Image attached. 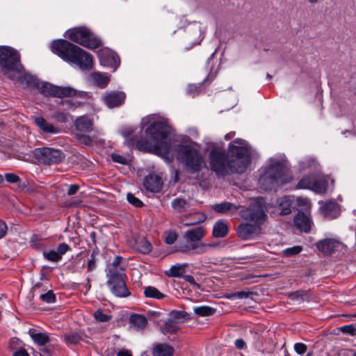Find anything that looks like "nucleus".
Listing matches in <instances>:
<instances>
[{"label": "nucleus", "mask_w": 356, "mask_h": 356, "mask_svg": "<svg viewBox=\"0 0 356 356\" xmlns=\"http://www.w3.org/2000/svg\"><path fill=\"white\" fill-rule=\"evenodd\" d=\"M147 125L145 134L150 138L151 141L143 145V141L140 140L138 146L145 151L168 158L171 155L172 149L168 137L170 127L167 122L159 115L152 114L143 118L141 120L142 128Z\"/></svg>", "instance_id": "nucleus-1"}, {"label": "nucleus", "mask_w": 356, "mask_h": 356, "mask_svg": "<svg viewBox=\"0 0 356 356\" xmlns=\"http://www.w3.org/2000/svg\"><path fill=\"white\" fill-rule=\"evenodd\" d=\"M51 49L64 61L76 65L82 70H90L93 66L92 57L90 54L65 40L52 42Z\"/></svg>", "instance_id": "nucleus-2"}, {"label": "nucleus", "mask_w": 356, "mask_h": 356, "mask_svg": "<svg viewBox=\"0 0 356 356\" xmlns=\"http://www.w3.org/2000/svg\"><path fill=\"white\" fill-rule=\"evenodd\" d=\"M241 217L246 222L240 225L237 228V234L242 239H250L259 235L261 225L267 219L264 206L260 202H255L240 211Z\"/></svg>", "instance_id": "nucleus-3"}, {"label": "nucleus", "mask_w": 356, "mask_h": 356, "mask_svg": "<svg viewBox=\"0 0 356 356\" xmlns=\"http://www.w3.org/2000/svg\"><path fill=\"white\" fill-rule=\"evenodd\" d=\"M205 234L206 232L203 227L188 229L183 235L184 241L180 243L178 250L188 255L207 253L211 248L216 247V244L202 242L201 240Z\"/></svg>", "instance_id": "nucleus-4"}, {"label": "nucleus", "mask_w": 356, "mask_h": 356, "mask_svg": "<svg viewBox=\"0 0 356 356\" xmlns=\"http://www.w3.org/2000/svg\"><path fill=\"white\" fill-rule=\"evenodd\" d=\"M291 180L292 177L284 161L271 160L270 165L260 176L259 181L261 186L267 191Z\"/></svg>", "instance_id": "nucleus-5"}, {"label": "nucleus", "mask_w": 356, "mask_h": 356, "mask_svg": "<svg viewBox=\"0 0 356 356\" xmlns=\"http://www.w3.org/2000/svg\"><path fill=\"white\" fill-rule=\"evenodd\" d=\"M31 90H36L45 96L59 98L74 97L76 95V90L70 86H58L47 82L40 81L37 77L24 71V84Z\"/></svg>", "instance_id": "nucleus-6"}, {"label": "nucleus", "mask_w": 356, "mask_h": 356, "mask_svg": "<svg viewBox=\"0 0 356 356\" xmlns=\"http://www.w3.org/2000/svg\"><path fill=\"white\" fill-rule=\"evenodd\" d=\"M175 151L177 159L184 164L188 172L195 173L205 166L203 156L197 143L190 142L187 144L178 145Z\"/></svg>", "instance_id": "nucleus-7"}, {"label": "nucleus", "mask_w": 356, "mask_h": 356, "mask_svg": "<svg viewBox=\"0 0 356 356\" xmlns=\"http://www.w3.org/2000/svg\"><path fill=\"white\" fill-rule=\"evenodd\" d=\"M230 172L245 171L250 162V149L244 140L237 138L229 145Z\"/></svg>", "instance_id": "nucleus-8"}, {"label": "nucleus", "mask_w": 356, "mask_h": 356, "mask_svg": "<svg viewBox=\"0 0 356 356\" xmlns=\"http://www.w3.org/2000/svg\"><path fill=\"white\" fill-rule=\"evenodd\" d=\"M209 166L218 177H225L230 173L229 154L220 147L213 148L209 154Z\"/></svg>", "instance_id": "nucleus-9"}, {"label": "nucleus", "mask_w": 356, "mask_h": 356, "mask_svg": "<svg viewBox=\"0 0 356 356\" xmlns=\"http://www.w3.org/2000/svg\"><path fill=\"white\" fill-rule=\"evenodd\" d=\"M66 38L87 48L95 49L100 44V40L84 26L75 27L66 31Z\"/></svg>", "instance_id": "nucleus-10"}, {"label": "nucleus", "mask_w": 356, "mask_h": 356, "mask_svg": "<svg viewBox=\"0 0 356 356\" xmlns=\"http://www.w3.org/2000/svg\"><path fill=\"white\" fill-rule=\"evenodd\" d=\"M20 66V54L13 48L2 46L0 47V67L2 72L18 71Z\"/></svg>", "instance_id": "nucleus-11"}, {"label": "nucleus", "mask_w": 356, "mask_h": 356, "mask_svg": "<svg viewBox=\"0 0 356 356\" xmlns=\"http://www.w3.org/2000/svg\"><path fill=\"white\" fill-rule=\"evenodd\" d=\"M327 187V178L316 173L304 176L297 185L298 188L309 189L317 193H325Z\"/></svg>", "instance_id": "nucleus-12"}, {"label": "nucleus", "mask_w": 356, "mask_h": 356, "mask_svg": "<svg viewBox=\"0 0 356 356\" xmlns=\"http://www.w3.org/2000/svg\"><path fill=\"white\" fill-rule=\"evenodd\" d=\"M32 153L38 161L48 165L60 163L65 159L60 150L49 147L35 148Z\"/></svg>", "instance_id": "nucleus-13"}, {"label": "nucleus", "mask_w": 356, "mask_h": 356, "mask_svg": "<svg viewBox=\"0 0 356 356\" xmlns=\"http://www.w3.org/2000/svg\"><path fill=\"white\" fill-rule=\"evenodd\" d=\"M107 284L111 292L118 297H126L129 295L122 275L113 273L109 278Z\"/></svg>", "instance_id": "nucleus-14"}, {"label": "nucleus", "mask_w": 356, "mask_h": 356, "mask_svg": "<svg viewBox=\"0 0 356 356\" xmlns=\"http://www.w3.org/2000/svg\"><path fill=\"white\" fill-rule=\"evenodd\" d=\"M98 57L102 65L110 67L114 70L120 64L118 56L109 49L105 48L99 50Z\"/></svg>", "instance_id": "nucleus-15"}, {"label": "nucleus", "mask_w": 356, "mask_h": 356, "mask_svg": "<svg viewBox=\"0 0 356 356\" xmlns=\"http://www.w3.org/2000/svg\"><path fill=\"white\" fill-rule=\"evenodd\" d=\"M70 250V246L65 243H62L58 245L56 250H50L43 252L44 257L52 262H58L61 260L63 255H64Z\"/></svg>", "instance_id": "nucleus-16"}, {"label": "nucleus", "mask_w": 356, "mask_h": 356, "mask_svg": "<svg viewBox=\"0 0 356 356\" xmlns=\"http://www.w3.org/2000/svg\"><path fill=\"white\" fill-rule=\"evenodd\" d=\"M294 223L300 231L309 232L313 222L309 213L299 212L294 218Z\"/></svg>", "instance_id": "nucleus-17"}, {"label": "nucleus", "mask_w": 356, "mask_h": 356, "mask_svg": "<svg viewBox=\"0 0 356 356\" xmlns=\"http://www.w3.org/2000/svg\"><path fill=\"white\" fill-rule=\"evenodd\" d=\"M125 97V94L122 92H111L105 94L102 98L109 108H113L121 105L124 102Z\"/></svg>", "instance_id": "nucleus-18"}, {"label": "nucleus", "mask_w": 356, "mask_h": 356, "mask_svg": "<svg viewBox=\"0 0 356 356\" xmlns=\"http://www.w3.org/2000/svg\"><path fill=\"white\" fill-rule=\"evenodd\" d=\"M161 179L156 175H149L143 180V186L147 191L152 193L159 192L162 187Z\"/></svg>", "instance_id": "nucleus-19"}, {"label": "nucleus", "mask_w": 356, "mask_h": 356, "mask_svg": "<svg viewBox=\"0 0 356 356\" xmlns=\"http://www.w3.org/2000/svg\"><path fill=\"white\" fill-rule=\"evenodd\" d=\"M207 218L205 214L196 213L188 216H183L179 218V223L188 227L203 222Z\"/></svg>", "instance_id": "nucleus-20"}, {"label": "nucleus", "mask_w": 356, "mask_h": 356, "mask_svg": "<svg viewBox=\"0 0 356 356\" xmlns=\"http://www.w3.org/2000/svg\"><path fill=\"white\" fill-rule=\"evenodd\" d=\"M75 127L79 131L78 135L84 136L85 134L89 133L92 129V121L86 116H81L75 121Z\"/></svg>", "instance_id": "nucleus-21"}, {"label": "nucleus", "mask_w": 356, "mask_h": 356, "mask_svg": "<svg viewBox=\"0 0 356 356\" xmlns=\"http://www.w3.org/2000/svg\"><path fill=\"white\" fill-rule=\"evenodd\" d=\"M338 245L339 242L337 241L330 238L324 239L316 244L318 250L325 254H332Z\"/></svg>", "instance_id": "nucleus-22"}, {"label": "nucleus", "mask_w": 356, "mask_h": 356, "mask_svg": "<svg viewBox=\"0 0 356 356\" xmlns=\"http://www.w3.org/2000/svg\"><path fill=\"white\" fill-rule=\"evenodd\" d=\"M321 209L323 216L330 219L337 218L339 213L338 205L333 201L325 202Z\"/></svg>", "instance_id": "nucleus-23"}, {"label": "nucleus", "mask_w": 356, "mask_h": 356, "mask_svg": "<svg viewBox=\"0 0 356 356\" xmlns=\"http://www.w3.org/2000/svg\"><path fill=\"white\" fill-rule=\"evenodd\" d=\"M292 199L291 197L284 196L277 200V212L280 215H287L291 212Z\"/></svg>", "instance_id": "nucleus-24"}, {"label": "nucleus", "mask_w": 356, "mask_h": 356, "mask_svg": "<svg viewBox=\"0 0 356 356\" xmlns=\"http://www.w3.org/2000/svg\"><path fill=\"white\" fill-rule=\"evenodd\" d=\"M28 334L32 340L39 346H44L49 342V338L47 333L40 332L34 328H30Z\"/></svg>", "instance_id": "nucleus-25"}, {"label": "nucleus", "mask_w": 356, "mask_h": 356, "mask_svg": "<svg viewBox=\"0 0 356 356\" xmlns=\"http://www.w3.org/2000/svg\"><path fill=\"white\" fill-rule=\"evenodd\" d=\"M229 231L228 223L223 220H218L213 227V236L215 238H222L225 236Z\"/></svg>", "instance_id": "nucleus-26"}, {"label": "nucleus", "mask_w": 356, "mask_h": 356, "mask_svg": "<svg viewBox=\"0 0 356 356\" xmlns=\"http://www.w3.org/2000/svg\"><path fill=\"white\" fill-rule=\"evenodd\" d=\"M174 348L166 343H158L152 349L153 356H172Z\"/></svg>", "instance_id": "nucleus-27"}, {"label": "nucleus", "mask_w": 356, "mask_h": 356, "mask_svg": "<svg viewBox=\"0 0 356 356\" xmlns=\"http://www.w3.org/2000/svg\"><path fill=\"white\" fill-rule=\"evenodd\" d=\"M35 123L42 131L45 133L58 134L59 132V129L58 127H56L53 124L49 123L42 117L35 118Z\"/></svg>", "instance_id": "nucleus-28"}, {"label": "nucleus", "mask_w": 356, "mask_h": 356, "mask_svg": "<svg viewBox=\"0 0 356 356\" xmlns=\"http://www.w3.org/2000/svg\"><path fill=\"white\" fill-rule=\"evenodd\" d=\"M134 248L139 252L147 254L152 250V245L144 237H138L135 241Z\"/></svg>", "instance_id": "nucleus-29"}, {"label": "nucleus", "mask_w": 356, "mask_h": 356, "mask_svg": "<svg viewBox=\"0 0 356 356\" xmlns=\"http://www.w3.org/2000/svg\"><path fill=\"white\" fill-rule=\"evenodd\" d=\"M91 81L97 86L104 88L108 84L110 79L106 74L94 72L90 75Z\"/></svg>", "instance_id": "nucleus-30"}, {"label": "nucleus", "mask_w": 356, "mask_h": 356, "mask_svg": "<svg viewBox=\"0 0 356 356\" xmlns=\"http://www.w3.org/2000/svg\"><path fill=\"white\" fill-rule=\"evenodd\" d=\"M130 323L136 330L139 331L143 330L146 327L147 320L143 315L134 314L130 317Z\"/></svg>", "instance_id": "nucleus-31"}, {"label": "nucleus", "mask_w": 356, "mask_h": 356, "mask_svg": "<svg viewBox=\"0 0 356 356\" xmlns=\"http://www.w3.org/2000/svg\"><path fill=\"white\" fill-rule=\"evenodd\" d=\"M179 329V323L170 318L165 321L164 324L161 326V330L164 334L175 333Z\"/></svg>", "instance_id": "nucleus-32"}, {"label": "nucleus", "mask_w": 356, "mask_h": 356, "mask_svg": "<svg viewBox=\"0 0 356 356\" xmlns=\"http://www.w3.org/2000/svg\"><path fill=\"white\" fill-rule=\"evenodd\" d=\"M188 266L186 264H176L170 267V268L166 271V274L173 277H184V273H185L186 268Z\"/></svg>", "instance_id": "nucleus-33"}, {"label": "nucleus", "mask_w": 356, "mask_h": 356, "mask_svg": "<svg viewBox=\"0 0 356 356\" xmlns=\"http://www.w3.org/2000/svg\"><path fill=\"white\" fill-rule=\"evenodd\" d=\"M212 209L218 213H225L229 211H236L238 207L228 202H223L214 204L211 207Z\"/></svg>", "instance_id": "nucleus-34"}, {"label": "nucleus", "mask_w": 356, "mask_h": 356, "mask_svg": "<svg viewBox=\"0 0 356 356\" xmlns=\"http://www.w3.org/2000/svg\"><path fill=\"white\" fill-rule=\"evenodd\" d=\"M171 205L174 210L181 213L184 211L189 207V203L186 200L177 197L172 201Z\"/></svg>", "instance_id": "nucleus-35"}, {"label": "nucleus", "mask_w": 356, "mask_h": 356, "mask_svg": "<svg viewBox=\"0 0 356 356\" xmlns=\"http://www.w3.org/2000/svg\"><path fill=\"white\" fill-rule=\"evenodd\" d=\"M193 311L199 316H209L213 315L216 309L209 306L203 305L194 307Z\"/></svg>", "instance_id": "nucleus-36"}, {"label": "nucleus", "mask_w": 356, "mask_h": 356, "mask_svg": "<svg viewBox=\"0 0 356 356\" xmlns=\"http://www.w3.org/2000/svg\"><path fill=\"white\" fill-rule=\"evenodd\" d=\"M82 339V334L79 332H72L65 334L64 340L67 345H75Z\"/></svg>", "instance_id": "nucleus-37"}, {"label": "nucleus", "mask_w": 356, "mask_h": 356, "mask_svg": "<svg viewBox=\"0 0 356 356\" xmlns=\"http://www.w3.org/2000/svg\"><path fill=\"white\" fill-rule=\"evenodd\" d=\"M22 341L19 339L13 337L10 341V348L15 350L13 353V356H22Z\"/></svg>", "instance_id": "nucleus-38"}, {"label": "nucleus", "mask_w": 356, "mask_h": 356, "mask_svg": "<svg viewBox=\"0 0 356 356\" xmlns=\"http://www.w3.org/2000/svg\"><path fill=\"white\" fill-rule=\"evenodd\" d=\"M188 316V314L184 311L174 310L170 313V318L177 321L179 324L184 322Z\"/></svg>", "instance_id": "nucleus-39"}, {"label": "nucleus", "mask_w": 356, "mask_h": 356, "mask_svg": "<svg viewBox=\"0 0 356 356\" xmlns=\"http://www.w3.org/2000/svg\"><path fill=\"white\" fill-rule=\"evenodd\" d=\"M144 293L146 297L154 298L156 299H161L163 298V294L161 293L157 289L153 286H147L144 290Z\"/></svg>", "instance_id": "nucleus-40"}, {"label": "nucleus", "mask_w": 356, "mask_h": 356, "mask_svg": "<svg viewBox=\"0 0 356 356\" xmlns=\"http://www.w3.org/2000/svg\"><path fill=\"white\" fill-rule=\"evenodd\" d=\"M302 250V247L301 245H295L293 247L284 249L282 251V254L285 257H291L298 254Z\"/></svg>", "instance_id": "nucleus-41"}, {"label": "nucleus", "mask_w": 356, "mask_h": 356, "mask_svg": "<svg viewBox=\"0 0 356 356\" xmlns=\"http://www.w3.org/2000/svg\"><path fill=\"white\" fill-rule=\"evenodd\" d=\"M300 167L302 170L314 169L315 170L318 168V164L315 161V160L312 159H308L305 161H301Z\"/></svg>", "instance_id": "nucleus-42"}, {"label": "nucleus", "mask_w": 356, "mask_h": 356, "mask_svg": "<svg viewBox=\"0 0 356 356\" xmlns=\"http://www.w3.org/2000/svg\"><path fill=\"white\" fill-rule=\"evenodd\" d=\"M93 316L97 321L102 323L108 322L112 318L111 316L104 314L101 309L97 310Z\"/></svg>", "instance_id": "nucleus-43"}, {"label": "nucleus", "mask_w": 356, "mask_h": 356, "mask_svg": "<svg viewBox=\"0 0 356 356\" xmlns=\"http://www.w3.org/2000/svg\"><path fill=\"white\" fill-rule=\"evenodd\" d=\"M297 203L301 209L305 210L306 213H309V210L311 208V202L307 198L298 197L297 199Z\"/></svg>", "instance_id": "nucleus-44"}, {"label": "nucleus", "mask_w": 356, "mask_h": 356, "mask_svg": "<svg viewBox=\"0 0 356 356\" xmlns=\"http://www.w3.org/2000/svg\"><path fill=\"white\" fill-rule=\"evenodd\" d=\"M343 333L348 334L351 336L356 335V327L353 325H347L340 327Z\"/></svg>", "instance_id": "nucleus-45"}, {"label": "nucleus", "mask_w": 356, "mask_h": 356, "mask_svg": "<svg viewBox=\"0 0 356 356\" xmlns=\"http://www.w3.org/2000/svg\"><path fill=\"white\" fill-rule=\"evenodd\" d=\"M40 299L47 303H52L55 301V296L52 291H49L46 293L41 294Z\"/></svg>", "instance_id": "nucleus-46"}, {"label": "nucleus", "mask_w": 356, "mask_h": 356, "mask_svg": "<svg viewBox=\"0 0 356 356\" xmlns=\"http://www.w3.org/2000/svg\"><path fill=\"white\" fill-rule=\"evenodd\" d=\"M252 293L249 291H238L234 293H232L229 295L227 298L229 299H233L235 298H239V299H244L247 298L251 295Z\"/></svg>", "instance_id": "nucleus-47"}, {"label": "nucleus", "mask_w": 356, "mask_h": 356, "mask_svg": "<svg viewBox=\"0 0 356 356\" xmlns=\"http://www.w3.org/2000/svg\"><path fill=\"white\" fill-rule=\"evenodd\" d=\"M127 198L128 202L135 207H140L143 205V202L132 193H128L127 195Z\"/></svg>", "instance_id": "nucleus-48"}, {"label": "nucleus", "mask_w": 356, "mask_h": 356, "mask_svg": "<svg viewBox=\"0 0 356 356\" xmlns=\"http://www.w3.org/2000/svg\"><path fill=\"white\" fill-rule=\"evenodd\" d=\"M177 238V235L175 232H169L166 233L165 241L167 244L171 245L175 243Z\"/></svg>", "instance_id": "nucleus-49"}, {"label": "nucleus", "mask_w": 356, "mask_h": 356, "mask_svg": "<svg viewBox=\"0 0 356 356\" xmlns=\"http://www.w3.org/2000/svg\"><path fill=\"white\" fill-rule=\"evenodd\" d=\"M5 179L8 182L12 184L18 183L20 181L19 177L13 173H6Z\"/></svg>", "instance_id": "nucleus-50"}, {"label": "nucleus", "mask_w": 356, "mask_h": 356, "mask_svg": "<svg viewBox=\"0 0 356 356\" xmlns=\"http://www.w3.org/2000/svg\"><path fill=\"white\" fill-rule=\"evenodd\" d=\"M294 349H295V351L298 355H303L304 353H306V351L307 350V346L305 343H296L294 345Z\"/></svg>", "instance_id": "nucleus-51"}, {"label": "nucleus", "mask_w": 356, "mask_h": 356, "mask_svg": "<svg viewBox=\"0 0 356 356\" xmlns=\"http://www.w3.org/2000/svg\"><path fill=\"white\" fill-rule=\"evenodd\" d=\"M111 157H112V160L114 162H116V163H121V164L125 165L128 162V160H127V158L124 157L122 155L118 154H113L111 155Z\"/></svg>", "instance_id": "nucleus-52"}, {"label": "nucleus", "mask_w": 356, "mask_h": 356, "mask_svg": "<svg viewBox=\"0 0 356 356\" xmlns=\"http://www.w3.org/2000/svg\"><path fill=\"white\" fill-rule=\"evenodd\" d=\"M61 104L65 108H74L77 107L79 104L76 102H73L72 100H62Z\"/></svg>", "instance_id": "nucleus-53"}, {"label": "nucleus", "mask_w": 356, "mask_h": 356, "mask_svg": "<svg viewBox=\"0 0 356 356\" xmlns=\"http://www.w3.org/2000/svg\"><path fill=\"white\" fill-rule=\"evenodd\" d=\"M54 118L60 122H65L67 120V114L59 111L54 114Z\"/></svg>", "instance_id": "nucleus-54"}, {"label": "nucleus", "mask_w": 356, "mask_h": 356, "mask_svg": "<svg viewBox=\"0 0 356 356\" xmlns=\"http://www.w3.org/2000/svg\"><path fill=\"white\" fill-rule=\"evenodd\" d=\"M96 267V259L95 255L92 253L90 258L88 261V269L89 271L93 270Z\"/></svg>", "instance_id": "nucleus-55"}, {"label": "nucleus", "mask_w": 356, "mask_h": 356, "mask_svg": "<svg viewBox=\"0 0 356 356\" xmlns=\"http://www.w3.org/2000/svg\"><path fill=\"white\" fill-rule=\"evenodd\" d=\"M7 225L5 222L0 220V239L2 238L7 232Z\"/></svg>", "instance_id": "nucleus-56"}, {"label": "nucleus", "mask_w": 356, "mask_h": 356, "mask_svg": "<svg viewBox=\"0 0 356 356\" xmlns=\"http://www.w3.org/2000/svg\"><path fill=\"white\" fill-rule=\"evenodd\" d=\"M199 87L196 85H189L187 89V93L188 95H191L194 96L196 93L198 92Z\"/></svg>", "instance_id": "nucleus-57"}, {"label": "nucleus", "mask_w": 356, "mask_h": 356, "mask_svg": "<svg viewBox=\"0 0 356 356\" xmlns=\"http://www.w3.org/2000/svg\"><path fill=\"white\" fill-rule=\"evenodd\" d=\"M235 346L240 350L244 349L246 347L245 342L242 339H238L234 342Z\"/></svg>", "instance_id": "nucleus-58"}, {"label": "nucleus", "mask_w": 356, "mask_h": 356, "mask_svg": "<svg viewBox=\"0 0 356 356\" xmlns=\"http://www.w3.org/2000/svg\"><path fill=\"white\" fill-rule=\"evenodd\" d=\"M79 188V185H76V184L70 185L67 190V194L69 195H72L78 191Z\"/></svg>", "instance_id": "nucleus-59"}, {"label": "nucleus", "mask_w": 356, "mask_h": 356, "mask_svg": "<svg viewBox=\"0 0 356 356\" xmlns=\"http://www.w3.org/2000/svg\"><path fill=\"white\" fill-rule=\"evenodd\" d=\"M184 279L186 281H187L188 282H189L190 284H191L192 285L199 286V285L197 284V282H195V280L193 276L189 275H184Z\"/></svg>", "instance_id": "nucleus-60"}, {"label": "nucleus", "mask_w": 356, "mask_h": 356, "mask_svg": "<svg viewBox=\"0 0 356 356\" xmlns=\"http://www.w3.org/2000/svg\"><path fill=\"white\" fill-rule=\"evenodd\" d=\"M117 356H132L130 351L128 350L122 349L120 350L118 353Z\"/></svg>", "instance_id": "nucleus-61"}, {"label": "nucleus", "mask_w": 356, "mask_h": 356, "mask_svg": "<svg viewBox=\"0 0 356 356\" xmlns=\"http://www.w3.org/2000/svg\"><path fill=\"white\" fill-rule=\"evenodd\" d=\"M50 355V349L47 348H43L41 350L40 356H49Z\"/></svg>", "instance_id": "nucleus-62"}, {"label": "nucleus", "mask_w": 356, "mask_h": 356, "mask_svg": "<svg viewBox=\"0 0 356 356\" xmlns=\"http://www.w3.org/2000/svg\"><path fill=\"white\" fill-rule=\"evenodd\" d=\"M121 261V257H115V259L113 261V266L117 267Z\"/></svg>", "instance_id": "nucleus-63"}, {"label": "nucleus", "mask_w": 356, "mask_h": 356, "mask_svg": "<svg viewBox=\"0 0 356 356\" xmlns=\"http://www.w3.org/2000/svg\"><path fill=\"white\" fill-rule=\"evenodd\" d=\"M235 132H230L225 136V140H228L234 137Z\"/></svg>", "instance_id": "nucleus-64"}]
</instances>
